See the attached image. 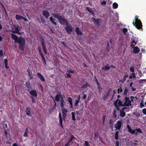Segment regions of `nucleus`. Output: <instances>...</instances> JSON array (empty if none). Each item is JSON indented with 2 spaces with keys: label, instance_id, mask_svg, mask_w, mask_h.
I'll return each mask as SVG.
<instances>
[{
  "label": "nucleus",
  "instance_id": "obj_1",
  "mask_svg": "<svg viewBox=\"0 0 146 146\" xmlns=\"http://www.w3.org/2000/svg\"><path fill=\"white\" fill-rule=\"evenodd\" d=\"M11 37L13 39L15 40V43H17L19 44V48L21 50H24V46L25 44V39L22 37L19 38L16 35L11 34Z\"/></svg>",
  "mask_w": 146,
  "mask_h": 146
},
{
  "label": "nucleus",
  "instance_id": "obj_2",
  "mask_svg": "<svg viewBox=\"0 0 146 146\" xmlns=\"http://www.w3.org/2000/svg\"><path fill=\"white\" fill-rule=\"evenodd\" d=\"M128 131L132 134H134L136 136L138 135V133H142V132L140 128H137L135 130H132L129 125H127Z\"/></svg>",
  "mask_w": 146,
  "mask_h": 146
},
{
  "label": "nucleus",
  "instance_id": "obj_3",
  "mask_svg": "<svg viewBox=\"0 0 146 146\" xmlns=\"http://www.w3.org/2000/svg\"><path fill=\"white\" fill-rule=\"evenodd\" d=\"M133 24L138 29H141L142 27V23L141 21L136 19L133 20Z\"/></svg>",
  "mask_w": 146,
  "mask_h": 146
},
{
  "label": "nucleus",
  "instance_id": "obj_4",
  "mask_svg": "<svg viewBox=\"0 0 146 146\" xmlns=\"http://www.w3.org/2000/svg\"><path fill=\"white\" fill-rule=\"evenodd\" d=\"M131 102L128 97H125L123 104L124 106L129 107L131 106Z\"/></svg>",
  "mask_w": 146,
  "mask_h": 146
},
{
  "label": "nucleus",
  "instance_id": "obj_5",
  "mask_svg": "<svg viewBox=\"0 0 146 146\" xmlns=\"http://www.w3.org/2000/svg\"><path fill=\"white\" fill-rule=\"evenodd\" d=\"M19 27L18 25H15L13 28L12 32L14 33H19Z\"/></svg>",
  "mask_w": 146,
  "mask_h": 146
},
{
  "label": "nucleus",
  "instance_id": "obj_6",
  "mask_svg": "<svg viewBox=\"0 0 146 146\" xmlns=\"http://www.w3.org/2000/svg\"><path fill=\"white\" fill-rule=\"evenodd\" d=\"M122 122L121 121H118L115 125L114 127L116 128V130H119L121 125Z\"/></svg>",
  "mask_w": 146,
  "mask_h": 146
},
{
  "label": "nucleus",
  "instance_id": "obj_7",
  "mask_svg": "<svg viewBox=\"0 0 146 146\" xmlns=\"http://www.w3.org/2000/svg\"><path fill=\"white\" fill-rule=\"evenodd\" d=\"M66 27H65V29L68 33L70 34L71 33L72 31V28L71 26L70 25H69L68 24H67Z\"/></svg>",
  "mask_w": 146,
  "mask_h": 146
},
{
  "label": "nucleus",
  "instance_id": "obj_8",
  "mask_svg": "<svg viewBox=\"0 0 146 146\" xmlns=\"http://www.w3.org/2000/svg\"><path fill=\"white\" fill-rule=\"evenodd\" d=\"M59 22L61 24H66L67 25V23L66 19L61 17L60 18H59L58 20Z\"/></svg>",
  "mask_w": 146,
  "mask_h": 146
},
{
  "label": "nucleus",
  "instance_id": "obj_9",
  "mask_svg": "<svg viewBox=\"0 0 146 146\" xmlns=\"http://www.w3.org/2000/svg\"><path fill=\"white\" fill-rule=\"evenodd\" d=\"M92 20L96 25H99L101 23V20L100 19H95L94 18H92Z\"/></svg>",
  "mask_w": 146,
  "mask_h": 146
},
{
  "label": "nucleus",
  "instance_id": "obj_10",
  "mask_svg": "<svg viewBox=\"0 0 146 146\" xmlns=\"http://www.w3.org/2000/svg\"><path fill=\"white\" fill-rule=\"evenodd\" d=\"M127 108L123 107L122 110L120 111V116L123 117L125 116V112H124V111Z\"/></svg>",
  "mask_w": 146,
  "mask_h": 146
},
{
  "label": "nucleus",
  "instance_id": "obj_11",
  "mask_svg": "<svg viewBox=\"0 0 146 146\" xmlns=\"http://www.w3.org/2000/svg\"><path fill=\"white\" fill-rule=\"evenodd\" d=\"M42 14V15L46 19L48 18L50 15L49 12L47 11H44Z\"/></svg>",
  "mask_w": 146,
  "mask_h": 146
},
{
  "label": "nucleus",
  "instance_id": "obj_12",
  "mask_svg": "<svg viewBox=\"0 0 146 146\" xmlns=\"http://www.w3.org/2000/svg\"><path fill=\"white\" fill-rule=\"evenodd\" d=\"M62 115L64 117H65L66 116V114L68 112L67 110L65 108H64V107L62 108Z\"/></svg>",
  "mask_w": 146,
  "mask_h": 146
},
{
  "label": "nucleus",
  "instance_id": "obj_13",
  "mask_svg": "<svg viewBox=\"0 0 146 146\" xmlns=\"http://www.w3.org/2000/svg\"><path fill=\"white\" fill-rule=\"evenodd\" d=\"M133 52L135 53H138L140 51L139 48L137 46L133 47Z\"/></svg>",
  "mask_w": 146,
  "mask_h": 146
},
{
  "label": "nucleus",
  "instance_id": "obj_14",
  "mask_svg": "<svg viewBox=\"0 0 146 146\" xmlns=\"http://www.w3.org/2000/svg\"><path fill=\"white\" fill-rule=\"evenodd\" d=\"M118 99H117L116 100H115L114 102V105L116 109L118 111H119V106L117 104V102H118Z\"/></svg>",
  "mask_w": 146,
  "mask_h": 146
},
{
  "label": "nucleus",
  "instance_id": "obj_15",
  "mask_svg": "<svg viewBox=\"0 0 146 146\" xmlns=\"http://www.w3.org/2000/svg\"><path fill=\"white\" fill-rule=\"evenodd\" d=\"M37 75L38 76L39 78L42 81H44L45 80L44 78V77L40 73H38L37 74Z\"/></svg>",
  "mask_w": 146,
  "mask_h": 146
},
{
  "label": "nucleus",
  "instance_id": "obj_16",
  "mask_svg": "<svg viewBox=\"0 0 146 146\" xmlns=\"http://www.w3.org/2000/svg\"><path fill=\"white\" fill-rule=\"evenodd\" d=\"M28 72V75L29 76L30 79H32L33 78V74L32 72L31 71L27 70Z\"/></svg>",
  "mask_w": 146,
  "mask_h": 146
},
{
  "label": "nucleus",
  "instance_id": "obj_17",
  "mask_svg": "<svg viewBox=\"0 0 146 146\" xmlns=\"http://www.w3.org/2000/svg\"><path fill=\"white\" fill-rule=\"evenodd\" d=\"M128 77V76L126 74L124 76L123 79L119 80V82H121L122 83H123L125 81L126 78Z\"/></svg>",
  "mask_w": 146,
  "mask_h": 146
},
{
  "label": "nucleus",
  "instance_id": "obj_18",
  "mask_svg": "<svg viewBox=\"0 0 146 146\" xmlns=\"http://www.w3.org/2000/svg\"><path fill=\"white\" fill-rule=\"evenodd\" d=\"M110 68V67L108 64H106L104 67H102V69L104 70H109Z\"/></svg>",
  "mask_w": 146,
  "mask_h": 146
},
{
  "label": "nucleus",
  "instance_id": "obj_19",
  "mask_svg": "<svg viewBox=\"0 0 146 146\" xmlns=\"http://www.w3.org/2000/svg\"><path fill=\"white\" fill-rule=\"evenodd\" d=\"M30 93L31 95L35 97H36L37 95L35 91L34 90H33L30 91Z\"/></svg>",
  "mask_w": 146,
  "mask_h": 146
},
{
  "label": "nucleus",
  "instance_id": "obj_20",
  "mask_svg": "<svg viewBox=\"0 0 146 146\" xmlns=\"http://www.w3.org/2000/svg\"><path fill=\"white\" fill-rule=\"evenodd\" d=\"M42 46L43 47V49L44 52V53L45 54H47V52L45 46L44 45V43L43 41H42Z\"/></svg>",
  "mask_w": 146,
  "mask_h": 146
},
{
  "label": "nucleus",
  "instance_id": "obj_21",
  "mask_svg": "<svg viewBox=\"0 0 146 146\" xmlns=\"http://www.w3.org/2000/svg\"><path fill=\"white\" fill-rule=\"evenodd\" d=\"M76 33L79 35H82V33L79 30V28L78 27H77L76 28Z\"/></svg>",
  "mask_w": 146,
  "mask_h": 146
},
{
  "label": "nucleus",
  "instance_id": "obj_22",
  "mask_svg": "<svg viewBox=\"0 0 146 146\" xmlns=\"http://www.w3.org/2000/svg\"><path fill=\"white\" fill-rule=\"evenodd\" d=\"M60 97H61V98H62L61 96H60L58 95H56V96L54 98L55 100L56 101H59V98H60Z\"/></svg>",
  "mask_w": 146,
  "mask_h": 146
},
{
  "label": "nucleus",
  "instance_id": "obj_23",
  "mask_svg": "<svg viewBox=\"0 0 146 146\" xmlns=\"http://www.w3.org/2000/svg\"><path fill=\"white\" fill-rule=\"evenodd\" d=\"M28 130L27 128L25 130V133L23 134V136L25 137H27L28 136Z\"/></svg>",
  "mask_w": 146,
  "mask_h": 146
},
{
  "label": "nucleus",
  "instance_id": "obj_24",
  "mask_svg": "<svg viewBox=\"0 0 146 146\" xmlns=\"http://www.w3.org/2000/svg\"><path fill=\"white\" fill-rule=\"evenodd\" d=\"M53 16L55 18H57L58 20H59V18H60L61 17L60 16V15L58 14H53Z\"/></svg>",
  "mask_w": 146,
  "mask_h": 146
},
{
  "label": "nucleus",
  "instance_id": "obj_25",
  "mask_svg": "<svg viewBox=\"0 0 146 146\" xmlns=\"http://www.w3.org/2000/svg\"><path fill=\"white\" fill-rule=\"evenodd\" d=\"M26 112L27 115H29L30 113V109L29 108H27L26 110Z\"/></svg>",
  "mask_w": 146,
  "mask_h": 146
},
{
  "label": "nucleus",
  "instance_id": "obj_26",
  "mask_svg": "<svg viewBox=\"0 0 146 146\" xmlns=\"http://www.w3.org/2000/svg\"><path fill=\"white\" fill-rule=\"evenodd\" d=\"M113 6V8H114L115 9H117L118 6V5L117 3H114L112 5Z\"/></svg>",
  "mask_w": 146,
  "mask_h": 146
},
{
  "label": "nucleus",
  "instance_id": "obj_27",
  "mask_svg": "<svg viewBox=\"0 0 146 146\" xmlns=\"http://www.w3.org/2000/svg\"><path fill=\"white\" fill-rule=\"evenodd\" d=\"M16 18L17 20H21L22 19L23 17L20 15H16Z\"/></svg>",
  "mask_w": 146,
  "mask_h": 146
},
{
  "label": "nucleus",
  "instance_id": "obj_28",
  "mask_svg": "<svg viewBox=\"0 0 146 146\" xmlns=\"http://www.w3.org/2000/svg\"><path fill=\"white\" fill-rule=\"evenodd\" d=\"M59 118H60V121H60V122L61 126L62 127V117L61 116L60 113L59 114Z\"/></svg>",
  "mask_w": 146,
  "mask_h": 146
},
{
  "label": "nucleus",
  "instance_id": "obj_29",
  "mask_svg": "<svg viewBox=\"0 0 146 146\" xmlns=\"http://www.w3.org/2000/svg\"><path fill=\"white\" fill-rule=\"evenodd\" d=\"M60 101L61 102V107L62 108L64 107V99L62 98H61Z\"/></svg>",
  "mask_w": 146,
  "mask_h": 146
},
{
  "label": "nucleus",
  "instance_id": "obj_30",
  "mask_svg": "<svg viewBox=\"0 0 146 146\" xmlns=\"http://www.w3.org/2000/svg\"><path fill=\"white\" fill-rule=\"evenodd\" d=\"M82 109H81L80 110L76 111V113L77 115H80L82 113Z\"/></svg>",
  "mask_w": 146,
  "mask_h": 146
},
{
  "label": "nucleus",
  "instance_id": "obj_31",
  "mask_svg": "<svg viewBox=\"0 0 146 146\" xmlns=\"http://www.w3.org/2000/svg\"><path fill=\"white\" fill-rule=\"evenodd\" d=\"M117 103H118V105H120L122 106H124L123 104H122V102L120 100H119L118 99V100Z\"/></svg>",
  "mask_w": 146,
  "mask_h": 146
},
{
  "label": "nucleus",
  "instance_id": "obj_32",
  "mask_svg": "<svg viewBox=\"0 0 146 146\" xmlns=\"http://www.w3.org/2000/svg\"><path fill=\"white\" fill-rule=\"evenodd\" d=\"M89 86H90L89 85L88 83H86L83 85L82 87V88L84 89Z\"/></svg>",
  "mask_w": 146,
  "mask_h": 146
},
{
  "label": "nucleus",
  "instance_id": "obj_33",
  "mask_svg": "<svg viewBox=\"0 0 146 146\" xmlns=\"http://www.w3.org/2000/svg\"><path fill=\"white\" fill-rule=\"evenodd\" d=\"M71 114L72 115V120L74 121H75L76 120V119L75 118V113L74 112H72L71 113Z\"/></svg>",
  "mask_w": 146,
  "mask_h": 146
},
{
  "label": "nucleus",
  "instance_id": "obj_34",
  "mask_svg": "<svg viewBox=\"0 0 146 146\" xmlns=\"http://www.w3.org/2000/svg\"><path fill=\"white\" fill-rule=\"evenodd\" d=\"M136 77V76L135 75V73H132L131 76L129 77V78L131 79L132 78H135Z\"/></svg>",
  "mask_w": 146,
  "mask_h": 146
},
{
  "label": "nucleus",
  "instance_id": "obj_35",
  "mask_svg": "<svg viewBox=\"0 0 146 146\" xmlns=\"http://www.w3.org/2000/svg\"><path fill=\"white\" fill-rule=\"evenodd\" d=\"M109 92H108V93H107L103 97V99L104 100H105V99L107 98L108 96L109 95Z\"/></svg>",
  "mask_w": 146,
  "mask_h": 146
},
{
  "label": "nucleus",
  "instance_id": "obj_36",
  "mask_svg": "<svg viewBox=\"0 0 146 146\" xmlns=\"http://www.w3.org/2000/svg\"><path fill=\"white\" fill-rule=\"evenodd\" d=\"M119 132L118 131H116L115 135V138L116 140L118 139V135Z\"/></svg>",
  "mask_w": 146,
  "mask_h": 146
},
{
  "label": "nucleus",
  "instance_id": "obj_37",
  "mask_svg": "<svg viewBox=\"0 0 146 146\" xmlns=\"http://www.w3.org/2000/svg\"><path fill=\"white\" fill-rule=\"evenodd\" d=\"M73 139L74 140H75L76 138L75 137H74L73 135H72L71 136V139H70V140L68 141L70 143V142L72 141Z\"/></svg>",
  "mask_w": 146,
  "mask_h": 146
},
{
  "label": "nucleus",
  "instance_id": "obj_38",
  "mask_svg": "<svg viewBox=\"0 0 146 146\" xmlns=\"http://www.w3.org/2000/svg\"><path fill=\"white\" fill-rule=\"evenodd\" d=\"M40 54L41 56L42 59H43V61H45V58L43 55V53L41 52H40Z\"/></svg>",
  "mask_w": 146,
  "mask_h": 146
},
{
  "label": "nucleus",
  "instance_id": "obj_39",
  "mask_svg": "<svg viewBox=\"0 0 146 146\" xmlns=\"http://www.w3.org/2000/svg\"><path fill=\"white\" fill-rule=\"evenodd\" d=\"M136 43L135 42L134 40H133V42H132L131 46L132 48H133V47L136 45Z\"/></svg>",
  "mask_w": 146,
  "mask_h": 146
},
{
  "label": "nucleus",
  "instance_id": "obj_40",
  "mask_svg": "<svg viewBox=\"0 0 146 146\" xmlns=\"http://www.w3.org/2000/svg\"><path fill=\"white\" fill-rule=\"evenodd\" d=\"M68 101L70 104H71V103H72V100L71 97H69L68 98Z\"/></svg>",
  "mask_w": 146,
  "mask_h": 146
},
{
  "label": "nucleus",
  "instance_id": "obj_41",
  "mask_svg": "<svg viewBox=\"0 0 146 146\" xmlns=\"http://www.w3.org/2000/svg\"><path fill=\"white\" fill-rule=\"evenodd\" d=\"M26 85L27 87L28 88L30 89L31 88V85L28 82L26 83Z\"/></svg>",
  "mask_w": 146,
  "mask_h": 146
},
{
  "label": "nucleus",
  "instance_id": "obj_42",
  "mask_svg": "<svg viewBox=\"0 0 146 146\" xmlns=\"http://www.w3.org/2000/svg\"><path fill=\"white\" fill-rule=\"evenodd\" d=\"M128 92V90L127 88H126L125 89V90L124 93V94L127 95V92Z\"/></svg>",
  "mask_w": 146,
  "mask_h": 146
},
{
  "label": "nucleus",
  "instance_id": "obj_43",
  "mask_svg": "<svg viewBox=\"0 0 146 146\" xmlns=\"http://www.w3.org/2000/svg\"><path fill=\"white\" fill-rule=\"evenodd\" d=\"M95 138H97L99 135V133L97 132L95 133Z\"/></svg>",
  "mask_w": 146,
  "mask_h": 146
},
{
  "label": "nucleus",
  "instance_id": "obj_44",
  "mask_svg": "<svg viewBox=\"0 0 146 146\" xmlns=\"http://www.w3.org/2000/svg\"><path fill=\"white\" fill-rule=\"evenodd\" d=\"M98 88L100 91L102 90V88L101 87L100 84H99L98 85Z\"/></svg>",
  "mask_w": 146,
  "mask_h": 146
},
{
  "label": "nucleus",
  "instance_id": "obj_45",
  "mask_svg": "<svg viewBox=\"0 0 146 146\" xmlns=\"http://www.w3.org/2000/svg\"><path fill=\"white\" fill-rule=\"evenodd\" d=\"M67 72L68 73H74V72L72 70L68 69L67 70Z\"/></svg>",
  "mask_w": 146,
  "mask_h": 146
},
{
  "label": "nucleus",
  "instance_id": "obj_46",
  "mask_svg": "<svg viewBox=\"0 0 146 146\" xmlns=\"http://www.w3.org/2000/svg\"><path fill=\"white\" fill-rule=\"evenodd\" d=\"M85 145L86 146H90V144L87 141H85Z\"/></svg>",
  "mask_w": 146,
  "mask_h": 146
},
{
  "label": "nucleus",
  "instance_id": "obj_47",
  "mask_svg": "<svg viewBox=\"0 0 146 146\" xmlns=\"http://www.w3.org/2000/svg\"><path fill=\"white\" fill-rule=\"evenodd\" d=\"M82 94L83 95V96L82 97L83 99H86L87 97V95L86 94H84V92L82 93Z\"/></svg>",
  "mask_w": 146,
  "mask_h": 146
},
{
  "label": "nucleus",
  "instance_id": "obj_48",
  "mask_svg": "<svg viewBox=\"0 0 146 146\" xmlns=\"http://www.w3.org/2000/svg\"><path fill=\"white\" fill-rule=\"evenodd\" d=\"M130 72H133L134 71V69L133 67H131L130 68Z\"/></svg>",
  "mask_w": 146,
  "mask_h": 146
},
{
  "label": "nucleus",
  "instance_id": "obj_49",
  "mask_svg": "<svg viewBox=\"0 0 146 146\" xmlns=\"http://www.w3.org/2000/svg\"><path fill=\"white\" fill-rule=\"evenodd\" d=\"M49 19H50V20L53 23L54 25H56V23L54 22V21H53V19H52V17H50Z\"/></svg>",
  "mask_w": 146,
  "mask_h": 146
},
{
  "label": "nucleus",
  "instance_id": "obj_50",
  "mask_svg": "<svg viewBox=\"0 0 146 146\" xmlns=\"http://www.w3.org/2000/svg\"><path fill=\"white\" fill-rule=\"evenodd\" d=\"M106 2L105 1H103L101 2V4L103 5H104L106 4Z\"/></svg>",
  "mask_w": 146,
  "mask_h": 146
},
{
  "label": "nucleus",
  "instance_id": "obj_51",
  "mask_svg": "<svg viewBox=\"0 0 146 146\" xmlns=\"http://www.w3.org/2000/svg\"><path fill=\"white\" fill-rule=\"evenodd\" d=\"M140 105L141 106V108H142L143 107H144V106L143 104V102H142L140 104Z\"/></svg>",
  "mask_w": 146,
  "mask_h": 146
},
{
  "label": "nucleus",
  "instance_id": "obj_52",
  "mask_svg": "<svg viewBox=\"0 0 146 146\" xmlns=\"http://www.w3.org/2000/svg\"><path fill=\"white\" fill-rule=\"evenodd\" d=\"M122 91V90L121 88L120 89H118L117 90V92L119 94L120 92H121Z\"/></svg>",
  "mask_w": 146,
  "mask_h": 146
},
{
  "label": "nucleus",
  "instance_id": "obj_53",
  "mask_svg": "<svg viewBox=\"0 0 146 146\" xmlns=\"http://www.w3.org/2000/svg\"><path fill=\"white\" fill-rule=\"evenodd\" d=\"M4 62L5 65H7L8 63V60L6 59H5L4 60Z\"/></svg>",
  "mask_w": 146,
  "mask_h": 146
},
{
  "label": "nucleus",
  "instance_id": "obj_54",
  "mask_svg": "<svg viewBox=\"0 0 146 146\" xmlns=\"http://www.w3.org/2000/svg\"><path fill=\"white\" fill-rule=\"evenodd\" d=\"M142 112L144 114L146 115V109H143L142 110Z\"/></svg>",
  "mask_w": 146,
  "mask_h": 146
},
{
  "label": "nucleus",
  "instance_id": "obj_55",
  "mask_svg": "<svg viewBox=\"0 0 146 146\" xmlns=\"http://www.w3.org/2000/svg\"><path fill=\"white\" fill-rule=\"evenodd\" d=\"M127 31V30L126 29L124 28L123 29V32L125 33Z\"/></svg>",
  "mask_w": 146,
  "mask_h": 146
},
{
  "label": "nucleus",
  "instance_id": "obj_56",
  "mask_svg": "<svg viewBox=\"0 0 146 146\" xmlns=\"http://www.w3.org/2000/svg\"><path fill=\"white\" fill-rule=\"evenodd\" d=\"M116 146H119V143L118 141H117L115 143Z\"/></svg>",
  "mask_w": 146,
  "mask_h": 146
},
{
  "label": "nucleus",
  "instance_id": "obj_57",
  "mask_svg": "<svg viewBox=\"0 0 146 146\" xmlns=\"http://www.w3.org/2000/svg\"><path fill=\"white\" fill-rule=\"evenodd\" d=\"M100 140L103 143H104V142L103 141L101 137H99Z\"/></svg>",
  "mask_w": 146,
  "mask_h": 146
},
{
  "label": "nucleus",
  "instance_id": "obj_58",
  "mask_svg": "<svg viewBox=\"0 0 146 146\" xmlns=\"http://www.w3.org/2000/svg\"><path fill=\"white\" fill-rule=\"evenodd\" d=\"M31 98H32V102L33 103H35V99L34 98H33V97H31Z\"/></svg>",
  "mask_w": 146,
  "mask_h": 146
},
{
  "label": "nucleus",
  "instance_id": "obj_59",
  "mask_svg": "<svg viewBox=\"0 0 146 146\" xmlns=\"http://www.w3.org/2000/svg\"><path fill=\"white\" fill-rule=\"evenodd\" d=\"M79 102V101H78V100H76V103L75 104V105L77 106Z\"/></svg>",
  "mask_w": 146,
  "mask_h": 146
},
{
  "label": "nucleus",
  "instance_id": "obj_60",
  "mask_svg": "<svg viewBox=\"0 0 146 146\" xmlns=\"http://www.w3.org/2000/svg\"><path fill=\"white\" fill-rule=\"evenodd\" d=\"M131 101H133V99L135 98V97L133 96H131L130 97Z\"/></svg>",
  "mask_w": 146,
  "mask_h": 146
},
{
  "label": "nucleus",
  "instance_id": "obj_61",
  "mask_svg": "<svg viewBox=\"0 0 146 146\" xmlns=\"http://www.w3.org/2000/svg\"><path fill=\"white\" fill-rule=\"evenodd\" d=\"M88 10L89 12H90V13H92L93 15H94V13L92 12V10Z\"/></svg>",
  "mask_w": 146,
  "mask_h": 146
},
{
  "label": "nucleus",
  "instance_id": "obj_62",
  "mask_svg": "<svg viewBox=\"0 0 146 146\" xmlns=\"http://www.w3.org/2000/svg\"><path fill=\"white\" fill-rule=\"evenodd\" d=\"M22 19L23 20H24V21H28V19H26L24 17H23V18H22Z\"/></svg>",
  "mask_w": 146,
  "mask_h": 146
},
{
  "label": "nucleus",
  "instance_id": "obj_63",
  "mask_svg": "<svg viewBox=\"0 0 146 146\" xmlns=\"http://www.w3.org/2000/svg\"><path fill=\"white\" fill-rule=\"evenodd\" d=\"M66 75L67 76V77H71L70 74L68 72L66 73Z\"/></svg>",
  "mask_w": 146,
  "mask_h": 146
},
{
  "label": "nucleus",
  "instance_id": "obj_64",
  "mask_svg": "<svg viewBox=\"0 0 146 146\" xmlns=\"http://www.w3.org/2000/svg\"><path fill=\"white\" fill-rule=\"evenodd\" d=\"M12 146H20L19 145H17L16 143H14L13 144Z\"/></svg>",
  "mask_w": 146,
  "mask_h": 146
}]
</instances>
